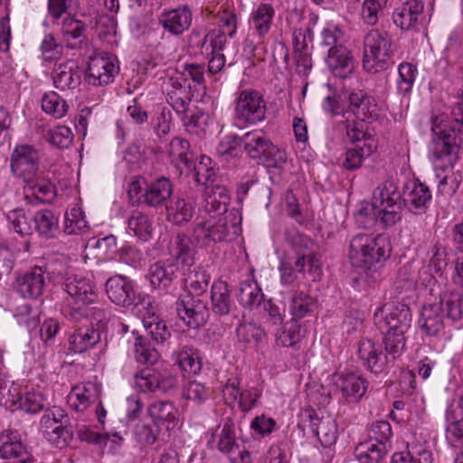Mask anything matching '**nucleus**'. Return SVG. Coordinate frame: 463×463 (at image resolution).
<instances>
[{"instance_id": "20", "label": "nucleus", "mask_w": 463, "mask_h": 463, "mask_svg": "<svg viewBox=\"0 0 463 463\" xmlns=\"http://www.w3.org/2000/svg\"><path fill=\"white\" fill-rule=\"evenodd\" d=\"M191 85L184 77H171L166 85V100L177 114H185L192 100Z\"/></svg>"}, {"instance_id": "47", "label": "nucleus", "mask_w": 463, "mask_h": 463, "mask_svg": "<svg viewBox=\"0 0 463 463\" xmlns=\"http://www.w3.org/2000/svg\"><path fill=\"white\" fill-rule=\"evenodd\" d=\"M391 463H432V454L422 446H411L405 451L394 453Z\"/></svg>"}, {"instance_id": "62", "label": "nucleus", "mask_w": 463, "mask_h": 463, "mask_svg": "<svg viewBox=\"0 0 463 463\" xmlns=\"http://www.w3.org/2000/svg\"><path fill=\"white\" fill-rule=\"evenodd\" d=\"M368 431L369 439L389 445V449L391 448L390 439L392 436V431L391 424L387 420H376L373 422Z\"/></svg>"}, {"instance_id": "31", "label": "nucleus", "mask_w": 463, "mask_h": 463, "mask_svg": "<svg viewBox=\"0 0 463 463\" xmlns=\"http://www.w3.org/2000/svg\"><path fill=\"white\" fill-rule=\"evenodd\" d=\"M212 311L215 316H229L234 307L231 299V290L226 282H213L211 288Z\"/></svg>"}, {"instance_id": "12", "label": "nucleus", "mask_w": 463, "mask_h": 463, "mask_svg": "<svg viewBox=\"0 0 463 463\" xmlns=\"http://www.w3.org/2000/svg\"><path fill=\"white\" fill-rule=\"evenodd\" d=\"M358 357L363 366L374 374L386 373L393 362L382 344L363 339L358 345Z\"/></svg>"}, {"instance_id": "28", "label": "nucleus", "mask_w": 463, "mask_h": 463, "mask_svg": "<svg viewBox=\"0 0 463 463\" xmlns=\"http://www.w3.org/2000/svg\"><path fill=\"white\" fill-rule=\"evenodd\" d=\"M335 384L348 402H358L367 388L366 381L354 373L340 374Z\"/></svg>"}, {"instance_id": "44", "label": "nucleus", "mask_w": 463, "mask_h": 463, "mask_svg": "<svg viewBox=\"0 0 463 463\" xmlns=\"http://www.w3.org/2000/svg\"><path fill=\"white\" fill-rule=\"evenodd\" d=\"M402 202V194L398 185L392 180H386L381 183L373 193L372 203L374 206L392 204Z\"/></svg>"}, {"instance_id": "2", "label": "nucleus", "mask_w": 463, "mask_h": 463, "mask_svg": "<svg viewBox=\"0 0 463 463\" xmlns=\"http://www.w3.org/2000/svg\"><path fill=\"white\" fill-rule=\"evenodd\" d=\"M287 243L296 253L294 264L289 261H281L279 266L280 281L283 285H290L297 279L296 271L307 272L313 281L319 280L322 276L321 262L316 254L317 245L307 236L297 230L286 232Z\"/></svg>"}, {"instance_id": "30", "label": "nucleus", "mask_w": 463, "mask_h": 463, "mask_svg": "<svg viewBox=\"0 0 463 463\" xmlns=\"http://www.w3.org/2000/svg\"><path fill=\"white\" fill-rule=\"evenodd\" d=\"M165 209L168 221L175 225L182 226L193 219L195 213V203L191 199L175 197L166 204Z\"/></svg>"}, {"instance_id": "14", "label": "nucleus", "mask_w": 463, "mask_h": 463, "mask_svg": "<svg viewBox=\"0 0 463 463\" xmlns=\"http://www.w3.org/2000/svg\"><path fill=\"white\" fill-rule=\"evenodd\" d=\"M380 322L383 323V326H378L380 329L386 330L383 340L384 350L394 363L405 350L404 334L410 326L402 320H380Z\"/></svg>"}, {"instance_id": "18", "label": "nucleus", "mask_w": 463, "mask_h": 463, "mask_svg": "<svg viewBox=\"0 0 463 463\" xmlns=\"http://www.w3.org/2000/svg\"><path fill=\"white\" fill-rule=\"evenodd\" d=\"M431 199V192L423 183L412 181L407 184L403 189L402 203L408 211L413 214L425 213Z\"/></svg>"}, {"instance_id": "42", "label": "nucleus", "mask_w": 463, "mask_h": 463, "mask_svg": "<svg viewBox=\"0 0 463 463\" xmlns=\"http://www.w3.org/2000/svg\"><path fill=\"white\" fill-rule=\"evenodd\" d=\"M0 457L3 458H21L20 459L30 457L21 440L17 439L16 434L12 430H7L0 437Z\"/></svg>"}, {"instance_id": "23", "label": "nucleus", "mask_w": 463, "mask_h": 463, "mask_svg": "<svg viewBox=\"0 0 463 463\" xmlns=\"http://www.w3.org/2000/svg\"><path fill=\"white\" fill-rule=\"evenodd\" d=\"M106 293L116 305L129 307L135 298L133 281L122 275L113 276L106 282Z\"/></svg>"}, {"instance_id": "46", "label": "nucleus", "mask_w": 463, "mask_h": 463, "mask_svg": "<svg viewBox=\"0 0 463 463\" xmlns=\"http://www.w3.org/2000/svg\"><path fill=\"white\" fill-rule=\"evenodd\" d=\"M289 308L293 318H302L313 316L318 308V303L309 295L299 292L292 298Z\"/></svg>"}, {"instance_id": "19", "label": "nucleus", "mask_w": 463, "mask_h": 463, "mask_svg": "<svg viewBox=\"0 0 463 463\" xmlns=\"http://www.w3.org/2000/svg\"><path fill=\"white\" fill-rule=\"evenodd\" d=\"M193 22L192 10L187 5L165 10L158 17L162 28L174 36H179L187 31Z\"/></svg>"}, {"instance_id": "56", "label": "nucleus", "mask_w": 463, "mask_h": 463, "mask_svg": "<svg viewBox=\"0 0 463 463\" xmlns=\"http://www.w3.org/2000/svg\"><path fill=\"white\" fill-rule=\"evenodd\" d=\"M135 315L140 318H157L165 315V308L150 297L144 298L134 305Z\"/></svg>"}, {"instance_id": "51", "label": "nucleus", "mask_w": 463, "mask_h": 463, "mask_svg": "<svg viewBox=\"0 0 463 463\" xmlns=\"http://www.w3.org/2000/svg\"><path fill=\"white\" fill-rule=\"evenodd\" d=\"M300 337L298 320H285L277 333V342L283 346H295Z\"/></svg>"}, {"instance_id": "26", "label": "nucleus", "mask_w": 463, "mask_h": 463, "mask_svg": "<svg viewBox=\"0 0 463 463\" xmlns=\"http://www.w3.org/2000/svg\"><path fill=\"white\" fill-rule=\"evenodd\" d=\"M446 439L455 448H463V394L456 407L451 405L446 411Z\"/></svg>"}, {"instance_id": "55", "label": "nucleus", "mask_w": 463, "mask_h": 463, "mask_svg": "<svg viewBox=\"0 0 463 463\" xmlns=\"http://www.w3.org/2000/svg\"><path fill=\"white\" fill-rule=\"evenodd\" d=\"M387 0H364L362 5V19L367 25H374L386 7Z\"/></svg>"}, {"instance_id": "29", "label": "nucleus", "mask_w": 463, "mask_h": 463, "mask_svg": "<svg viewBox=\"0 0 463 463\" xmlns=\"http://www.w3.org/2000/svg\"><path fill=\"white\" fill-rule=\"evenodd\" d=\"M389 445L366 439L356 445L354 457L360 463H386Z\"/></svg>"}, {"instance_id": "60", "label": "nucleus", "mask_w": 463, "mask_h": 463, "mask_svg": "<svg viewBox=\"0 0 463 463\" xmlns=\"http://www.w3.org/2000/svg\"><path fill=\"white\" fill-rule=\"evenodd\" d=\"M160 433V427L156 426L154 422L138 423L135 427V437L138 443L144 446H151L157 440Z\"/></svg>"}, {"instance_id": "57", "label": "nucleus", "mask_w": 463, "mask_h": 463, "mask_svg": "<svg viewBox=\"0 0 463 463\" xmlns=\"http://www.w3.org/2000/svg\"><path fill=\"white\" fill-rule=\"evenodd\" d=\"M86 227L87 221L80 207L75 206L71 209L70 213H65L63 232L66 235L76 234Z\"/></svg>"}, {"instance_id": "45", "label": "nucleus", "mask_w": 463, "mask_h": 463, "mask_svg": "<svg viewBox=\"0 0 463 463\" xmlns=\"http://www.w3.org/2000/svg\"><path fill=\"white\" fill-rule=\"evenodd\" d=\"M152 222L149 217L139 212L133 211L128 219V232L138 239L146 241L152 235Z\"/></svg>"}, {"instance_id": "53", "label": "nucleus", "mask_w": 463, "mask_h": 463, "mask_svg": "<svg viewBox=\"0 0 463 463\" xmlns=\"http://www.w3.org/2000/svg\"><path fill=\"white\" fill-rule=\"evenodd\" d=\"M158 351L142 337H137L135 342V358L141 364L153 365L159 359Z\"/></svg>"}, {"instance_id": "34", "label": "nucleus", "mask_w": 463, "mask_h": 463, "mask_svg": "<svg viewBox=\"0 0 463 463\" xmlns=\"http://www.w3.org/2000/svg\"><path fill=\"white\" fill-rule=\"evenodd\" d=\"M310 417V427L325 448L334 445L338 437L337 424L331 416L313 419Z\"/></svg>"}, {"instance_id": "61", "label": "nucleus", "mask_w": 463, "mask_h": 463, "mask_svg": "<svg viewBox=\"0 0 463 463\" xmlns=\"http://www.w3.org/2000/svg\"><path fill=\"white\" fill-rule=\"evenodd\" d=\"M6 218L18 234L24 236L32 233V227L24 209L17 208L8 212Z\"/></svg>"}, {"instance_id": "43", "label": "nucleus", "mask_w": 463, "mask_h": 463, "mask_svg": "<svg viewBox=\"0 0 463 463\" xmlns=\"http://www.w3.org/2000/svg\"><path fill=\"white\" fill-rule=\"evenodd\" d=\"M175 355V363L184 372L194 375L201 372L203 363L197 349L185 345Z\"/></svg>"}, {"instance_id": "36", "label": "nucleus", "mask_w": 463, "mask_h": 463, "mask_svg": "<svg viewBox=\"0 0 463 463\" xmlns=\"http://www.w3.org/2000/svg\"><path fill=\"white\" fill-rule=\"evenodd\" d=\"M148 414L156 426L165 425L169 430L176 424L178 411L171 402H156L149 406Z\"/></svg>"}, {"instance_id": "5", "label": "nucleus", "mask_w": 463, "mask_h": 463, "mask_svg": "<svg viewBox=\"0 0 463 463\" xmlns=\"http://www.w3.org/2000/svg\"><path fill=\"white\" fill-rule=\"evenodd\" d=\"M391 250V242L387 236L379 234L373 237L360 233L350 242L349 258L354 267L371 269L375 264L388 260Z\"/></svg>"}, {"instance_id": "24", "label": "nucleus", "mask_w": 463, "mask_h": 463, "mask_svg": "<svg viewBox=\"0 0 463 463\" xmlns=\"http://www.w3.org/2000/svg\"><path fill=\"white\" fill-rule=\"evenodd\" d=\"M173 194V184L169 178L161 176L146 184L139 199L150 207L165 206Z\"/></svg>"}, {"instance_id": "41", "label": "nucleus", "mask_w": 463, "mask_h": 463, "mask_svg": "<svg viewBox=\"0 0 463 463\" xmlns=\"http://www.w3.org/2000/svg\"><path fill=\"white\" fill-rule=\"evenodd\" d=\"M100 340V335L93 327L79 328L69 338L70 349L74 353H83L93 347Z\"/></svg>"}, {"instance_id": "11", "label": "nucleus", "mask_w": 463, "mask_h": 463, "mask_svg": "<svg viewBox=\"0 0 463 463\" xmlns=\"http://www.w3.org/2000/svg\"><path fill=\"white\" fill-rule=\"evenodd\" d=\"M13 175L24 183H32L39 172V153L30 145H17L10 156Z\"/></svg>"}, {"instance_id": "21", "label": "nucleus", "mask_w": 463, "mask_h": 463, "mask_svg": "<svg viewBox=\"0 0 463 463\" xmlns=\"http://www.w3.org/2000/svg\"><path fill=\"white\" fill-rule=\"evenodd\" d=\"M348 109L362 122L373 121L379 116V108L374 98L367 92L357 90L347 95Z\"/></svg>"}, {"instance_id": "38", "label": "nucleus", "mask_w": 463, "mask_h": 463, "mask_svg": "<svg viewBox=\"0 0 463 463\" xmlns=\"http://www.w3.org/2000/svg\"><path fill=\"white\" fill-rule=\"evenodd\" d=\"M275 14L274 8L268 4H260L252 13L250 24L254 33L261 43L263 37L269 32Z\"/></svg>"}, {"instance_id": "59", "label": "nucleus", "mask_w": 463, "mask_h": 463, "mask_svg": "<svg viewBox=\"0 0 463 463\" xmlns=\"http://www.w3.org/2000/svg\"><path fill=\"white\" fill-rule=\"evenodd\" d=\"M354 220L357 225L361 228H373L376 222H379V219L376 214V209L374 208L373 203H361L358 210L354 213Z\"/></svg>"}, {"instance_id": "7", "label": "nucleus", "mask_w": 463, "mask_h": 463, "mask_svg": "<svg viewBox=\"0 0 463 463\" xmlns=\"http://www.w3.org/2000/svg\"><path fill=\"white\" fill-rule=\"evenodd\" d=\"M242 146L246 154L260 161L266 167L282 168L287 162V153L275 146L267 133L255 129L242 136Z\"/></svg>"}, {"instance_id": "10", "label": "nucleus", "mask_w": 463, "mask_h": 463, "mask_svg": "<svg viewBox=\"0 0 463 463\" xmlns=\"http://www.w3.org/2000/svg\"><path fill=\"white\" fill-rule=\"evenodd\" d=\"M266 101L257 90H241L235 99L234 120L240 127L254 125L266 118Z\"/></svg>"}, {"instance_id": "33", "label": "nucleus", "mask_w": 463, "mask_h": 463, "mask_svg": "<svg viewBox=\"0 0 463 463\" xmlns=\"http://www.w3.org/2000/svg\"><path fill=\"white\" fill-rule=\"evenodd\" d=\"M204 209L209 213L226 214L227 205L230 202L228 191L224 185L211 184L204 190Z\"/></svg>"}, {"instance_id": "1", "label": "nucleus", "mask_w": 463, "mask_h": 463, "mask_svg": "<svg viewBox=\"0 0 463 463\" xmlns=\"http://www.w3.org/2000/svg\"><path fill=\"white\" fill-rule=\"evenodd\" d=\"M431 126L432 138L429 146V156L435 167L445 170L453 167L459 159L463 146V99L452 109L448 125Z\"/></svg>"}, {"instance_id": "50", "label": "nucleus", "mask_w": 463, "mask_h": 463, "mask_svg": "<svg viewBox=\"0 0 463 463\" xmlns=\"http://www.w3.org/2000/svg\"><path fill=\"white\" fill-rule=\"evenodd\" d=\"M192 170L194 171V179L197 184L205 185V187L213 184L216 173L209 156H201L200 161L196 165L193 162Z\"/></svg>"}, {"instance_id": "15", "label": "nucleus", "mask_w": 463, "mask_h": 463, "mask_svg": "<svg viewBox=\"0 0 463 463\" xmlns=\"http://www.w3.org/2000/svg\"><path fill=\"white\" fill-rule=\"evenodd\" d=\"M136 384L143 392L168 393L177 386V379L169 373L146 368L135 374Z\"/></svg>"}, {"instance_id": "4", "label": "nucleus", "mask_w": 463, "mask_h": 463, "mask_svg": "<svg viewBox=\"0 0 463 463\" xmlns=\"http://www.w3.org/2000/svg\"><path fill=\"white\" fill-rule=\"evenodd\" d=\"M62 284L64 286L63 293L66 295L62 297L64 299L63 307H68L70 316L74 317L79 314L84 318H98L107 316V311L98 305L89 306L93 301L95 293L88 279L66 271ZM63 308L62 315L66 317L67 314L64 313Z\"/></svg>"}, {"instance_id": "17", "label": "nucleus", "mask_w": 463, "mask_h": 463, "mask_svg": "<svg viewBox=\"0 0 463 463\" xmlns=\"http://www.w3.org/2000/svg\"><path fill=\"white\" fill-rule=\"evenodd\" d=\"M238 300L240 304L250 310L264 309L271 317L277 316L276 310L271 307L270 301H264V295L256 280L247 279L243 280L239 288Z\"/></svg>"}, {"instance_id": "52", "label": "nucleus", "mask_w": 463, "mask_h": 463, "mask_svg": "<svg viewBox=\"0 0 463 463\" xmlns=\"http://www.w3.org/2000/svg\"><path fill=\"white\" fill-rule=\"evenodd\" d=\"M417 68L410 62H402L398 67L397 89L403 96L410 94L416 78Z\"/></svg>"}, {"instance_id": "49", "label": "nucleus", "mask_w": 463, "mask_h": 463, "mask_svg": "<svg viewBox=\"0 0 463 463\" xmlns=\"http://www.w3.org/2000/svg\"><path fill=\"white\" fill-rule=\"evenodd\" d=\"M403 203L399 202L392 204L374 206L379 222L384 227L389 228L395 225L402 218Z\"/></svg>"}, {"instance_id": "54", "label": "nucleus", "mask_w": 463, "mask_h": 463, "mask_svg": "<svg viewBox=\"0 0 463 463\" xmlns=\"http://www.w3.org/2000/svg\"><path fill=\"white\" fill-rule=\"evenodd\" d=\"M240 340L249 343L254 340L260 344L265 338L264 330L254 320H242L236 328Z\"/></svg>"}, {"instance_id": "8", "label": "nucleus", "mask_w": 463, "mask_h": 463, "mask_svg": "<svg viewBox=\"0 0 463 463\" xmlns=\"http://www.w3.org/2000/svg\"><path fill=\"white\" fill-rule=\"evenodd\" d=\"M241 216L232 211L217 221L198 222L194 228V236L202 246L232 240L241 233Z\"/></svg>"}, {"instance_id": "48", "label": "nucleus", "mask_w": 463, "mask_h": 463, "mask_svg": "<svg viewBox=\"0 0 463 463\" xmlns=\"http://www.w3.org/2000/svg\"><path fill=\"white\" fill-rule=\"evenodd\" d=\"M35 227L40 235L45 238L55 237L58 230V217L49 209H43L36 213L34 216Z\"/></svg>"}, {"instance_id": "40", "label": "nucleus", "mask_w": 463, "mask_h": 463, "mask_svg": "<svg viewBox=\"0 0 463 463\" xmlns=\"http://www.w3.org/2000/svg\"><path fill=\"white\" fill-rule=\"evenodd\" d=\"M168 249L174 260L181 261L184 265L192 266L194 249L191 239L187 235L178 233L170 241Z\"/></svg>"}, {"instance_id": "39", "label": "nucleus", "mask_w": 463, "mask_h": 463, "mask_svg": "<svg viewBox=\"0 0 463 463\" xmlns=\"http://www.w3.org/2000/svg\"><path fill=\"white\" fill-rule=\"evenodd\" d=\"M377 149V141L374 138L364 140V145H355V147L347 149L343 166L347 170H356L361 167L363 161L369 157Z\"/></svg>"}, {"instance_id": "35", "label": "nucleus", "mask_w": 463, "mask_h": 463, "mask_svg": "<svg viewBox=\"0 0 463 463\" xmlns=\"http://www.w3.org/2000/svg\"><path fill=\"white\" fill-rule=\"evenodd\" d=\"M10 402L14 409H20L29 413H36L43 407V398L35 392H26L24 396L18 392L16 387L7 390L5 403Z\"/></svg>"}, {"instance_id": "37", "label": "nucleus", "mask_w": 463, "mask_h": 463, "mask_svg": "<svg viewBox=\"0 0 463 463\" xmlns=\"http://www.w3.org/2000/svg\"><path fill=\"white\" fill-rule=\"evenodd\" d=\"M62 41L68 49H78L83 42L84 24L75 16L62 17Z\"/></svg>"}, {"instance_id": "13", "label": "nucleus", "mask_w": 463, "mask_h": 463, "mask_svg": "<svg viewBox=\"0 0 463 463\" xmlns=\"http://www.w3.org/2000/svg\"><path fill=\"white\" fill-rule=\"evenodd\" d=\"M117 59L109 53H99L90 57L85 79L93 86L108 85L118 72Z\"/></svg>"}, {"instance_id": "64", "label": "nucleus", "mask_w": 463, "mask_h": 463, "mask_svg": "<svg viewBox=\"0 0 463 463\" xmlns=\"http://www.w3.org/2000/svg\"><path fill=\"white\" fill-rule=\"evenodd\" d=\"M241 146H242V137L227 135L220 141L216 152L220 156H236Z\"/></svg>"}, {"instance_id": "58", "label": "nucleus", "mask_w": 463, "mask_h": 463, "mask_svg": "<svg viewBox=\"0 0 463 463\" xmlns=\"http://www.w3.org/2000/svg\"><path fill=\"white\" fill-rule=\"evenodd\" d=\"M78 65L74 60L60 65V88L74 89L80 82Z\"/></svg>"}, {"instance_id": "3", "label": "nucleus", "mask_w": 463, "mask_h": 463, "mask_svg": "<svg viewBox=\"0 0 463 463\" xmlns=\"http://www.w3.org/2000/svg\"><path fill=\"white\" fill-rule=\"evenodd\" d=\"M184 275V288L186 293L181 295L175 302L178 317L203 318L208 316L206 305L198 298L207 291L211 280L210 273L201 265H192Z\"/></svg>"}, {"instance_id": "6", "label": "nucleus", "mask_w": 463, "mask_h": 463, "mask_svg": "<svg viewBox=\"0 0 463 463\" xmlns=\"http://www.w3.org/2000/svg\"><path fill=\"white\" fill-rule=\"evenodd\" d=\"M392 39L385 31L371 29L364 37L363 67L370 73L386 71L393 64Z\"/></svg>"}, {"instance_id": "63", "label": "nucleus", "mask_w": 463, "mask_h": 463, "mask_svg": "<svg viewBox=\"0 0 463 463\" xmlns=\"http://www.w3.org/2000/svg\"><path fill=\"white\" fill-rule=\"evenodd\" d=\"M183 397L196 403H202L209 398V392L204 384L192 381L184 386Z\"/></svg>"}, {"instance_id": "27", "label": "nucleus", "mask_w": 463, "mask_h": 463, "mask_svg": "<svg viewBox=\"0 0 463 463\" xmlns=\"http://www.w3.org/2000/svg\"><path fill=\"white\" fill-rule=\"evenodd\" d=\"M43 288V272L38 268L19 275L14 282L15 290L24 298H37L42 295Z\"/></svg>"}, {"instance_id": "16", "label": "nucleus", "mask_w": 463, "mask_h": 463, "mask_svg": "<svg viewBox=\"0 0 463 463\" xmlns=\"http://www.w3.org/2000/svg\"><path fill=\"white\" fill-rule=\"evenodd\" d=\"M423 10L421 0H408L393 11L392 21L403 31L419 32L424 19Z\"/></svg>"}, {"instance_id": "25", "label": "nucleus", "mask_w": 463, "mask_h": 463, "mask_svg": "<svg viewBox=\"0 0 463 463\" xmlns=\"http://www.w3.org/2000/svg\"><path fill=\"white\" fill-rule=\"evenodd\" d=\"M326 62L332 73L339 78L348 77L354 67L351 52L344 45L332 46L327 50Z\"/></svg>"}, {"instance_id": "22", "label": "nucleus", "mask_w": 463, "mask_h": 463, "mask_svg": "<svg viewBox=\"0 0 463 463\" xmlns=\"http://www.w3.org/2000/svg\"><path fill=\"white\" fill-rule=\"evenodd\" d=\"M180 274L177 263L165 260L152 264L146 276L154 288L167 290L175 284Z\"/></svg>"}, {"instance_id": "32", "label": "nucleus", "mask_w": 463, "mask_h": 463, "mask_svg": "<svg viewBox=\"0 0 463 463\" xmlns=\"http://www.w3.org/2000/svg\"><path fill=\"white\" fill-rule=\"evenodd\" d=\"M171 162L181 171H192L194 155L190 151V144L186 139L174 137L168 148Z\"/></svg>"}, {"instance_id": "9", "label": "nucleus", "mask_w": 463, "mask_h": 463, "mask_svg": "<svg viewBox=\"0 0 463 463\" xmlns=\"http://www.w3.org/2000/svg\"><path fill=\"white\" fill-rule=\"evenodd\" d=\"M235 428L233 420L225 418L222 425L216 428L208 442L212 448L226 456L231 463H250V453L240 442Z\"/></svg>"}]
</instances>
